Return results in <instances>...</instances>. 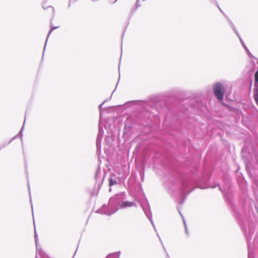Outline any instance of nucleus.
I'll use <instances>...</instances> for the list:
<instances>
[{
	"label": "nucleus",
	"mask_w": 258,
	"mask_h": 258,
	"mask_svg": "<svg viewBox=\"0 0 258 258\" xmlns=\"http://www.w3.org/2000/svg\"><path fill=\"white\" fill-rule=\"evenodd\" d=\"M101 170L100 168V167H98V168L96 169L94 179L96 180V182H97L98 181V179L99 177L101 175Z\"/></svg>",
	"instance_id": "12"
},
{
	"label": "nucleus",
	"mask_w": 258,
	"mask_h": 258,
	"mask_svg": "<svg viewBox=\"0 0 258 258\" xmlns=\"http://www.w3.org/2000/svg\"><path fill=\"white\" fill-rule=\"evenodd\" d=\"M173 124L171 123H169V125L171 126Z\"/></svg>",
	"instance_id": "31"
},
{
	"label": "nucleus",
	"mask_w": 258,
	"mask_h": 258,
	"mask_svg": "<svg viewBox=\"0 0 258 258\" xmlns=\"http://www.w3.org/2000/svg\"><path fill=\"white\" fill-rule=\"evenodd\" d=\"M25 119H26V116H25L23 125L22 127H21V130H20L19 132L18 133V134L17 135H16L15 136H14L13 138H12L11 139V140L8 143H3L1 144L0 145V150L5 148L6 146H7L8 145L10 144L14 140H15L16 138H20L21 141H22V135H23V130L24 128Z\"/></svg>",
	"instance_id": "9"
},
{
	"label": "nucleus",
	"mask_w": 258,
	"mask_h": 258,
	"mask_svg": "<svg viewBox=\"0 0 258 258\" xmlns=\"http://www.w3.org/2000/svg\"><path fill=\"white\" fill-rule=\"evenodd\" d=\"M144 175H145L144 170L141 171L140 172V177H141V179L142 181H143L144 180Z\"/></svg>",
	"instance_id": "18"
},
{
	"label": "nucleus",
	"mask_w": 258,
	"mask_h": 258,
	"mask_svg": "<svg viewBox=\"0 0 258 258\" xmlns=\"http://www.w3.org/2000/svg\"><path fill=\"white\" fill-rule=\"evenodd\" d=\"M35 258H37V255L36 256Z\"/></svg>",
	"instance_id": "36"
},
{
	"label": "nucleus",
	"mask_w": 258,
	"mask_h": 258,
	"mask_svg": "<svg viewBox=\"0 0 258 258\" xmlns=\"http://www.w3.org/2000/svg\"><path fill=\"white\" fill-rule=\"evenodd\" d=\"M253 97L256 104L258 106V89L257 88L254 90Z\"/></svg>",
	"instance_id": "14"
},
{
	"label": "nucleus",
	"mask_w": 258,
	"mask_h": 258,
	"mask_svg": "<svg viewBox=\"0 0 258 258\" xmlns=\"http://www.w3.org/2000/svg\"><path fill=\"white\" fill-rule=\"evenodd\" d=\"M103 105V103L102 104H101L100 106H99V108H100V109L101 110V108H102V106Z\"/></svg>",
	"instance_id": "27"
},
{
	"label": "nucleus",
	"mask_w": 258,
	"mask_h": 258,
	"mask_svg": "<svg viewBox=\"0 0 258 258\" xmlns=\"http://www.w3.org/2000/svg\"><path fill=\"white\" fill-rule=\"evenodd\" d=\"M126 195L125 192H121L110 198L108 205L104 204L98 209L97 213L110 216L120 209L136 206L134 202L126 201Z\"/></svg>",
	"instance_id": "2"
},
{
	"label": "nucleus",
	"mask_w": 258,
	"mask_h": 258,
	"mask_svg": "<svg viewBox=\"0 0 258 258\" xmlns=\"http://www.w3.org/2000/svg\"><path fill=\"white\" fill-rule=\"evenodd\" d=\"M185 166L189 172L183 173L178 169L170 167L166 175V187L169 194L178 201V204L182 205L187 196L195 188L187 191L191 185L198 183L202 180L198 174V167L192 158L187 157Z\"/></svg>",
	"instance_id": "1"
},
{
	"label": "nucleus",
	"mask_w": 258,
	"mask_h": 258,
	"mask_svg": "<svg viewBox=\"0 0 258 258\" xmlns=\"http://www.w3.org/2000/svg\"><path fill=\"white\" fill-rule=\"evenodd\" d=\"M238 170H239L238 168L236 170V171H235L236 173L238 171Z\"/></svg>",
	"instance_id": "32"
},
{
	"label": "nucleus",
	"mask_w": 258,
	"mask_h": 258,
	"mask_svg": "<svg viewBox=\"0 0 258 258\" xmlns=\"http://www.w3.org/2000/svg\"><path fill=\"white\" fill-rule=\"evenodd\" d=\"M25 173H26V176L27 179V184H28V188L29 197H30V202L31 205L32 211H33V206H32V199H31V194H30V184H29V179H28L27 165L25 163Z\"/></svg>",
	"instance_id": "10"
},
{
	"label": "nucleus",
	"mask_w": 258,
	"mask_h": 258,
	"mask_svg": "<svg viewBox=\"0 0 258 258\" xmlns=\"http://www.w3.org/2000/svg\"><path fill=\"white\" fill-rule=\"evenodd\" d=\"M150 124V121L147 123V125H149Z\"/></svg>",
	"instance_id": "29"
},
{
	"label": "nucleus",
	"mask_w": 258,
	"mask_h": 258,
	"mask_svg": "<svg viewBox=\"0 0 258 258\" xmlns=\"http://www.w3.org/2000/svg\"><path fill=\"white\" fill-rule=\"evenodd\" d=\"M226 200L230 206L232 211L233 212L234 216L237 218L241 225V229L245 235L246 240L247 243V247L248 250V258H255L254 253L250 251L249 249V242L251 240V237L254 232V230L252 226H249L248 232H247L246 225L245 222L243 220L241 217L240 212L237 210L236 206L235 205L233 200L231 197H226Z\"/></svg>",
	"instance_id": "3"
},
{
	"label": "nucleus",
	"mask_w": 258,
	"mask_h": 258,
	"mask_svg": "<svg viewBox=\"0 0 258 258\" xmlns=\"http://www.w3.org/2000/svg\"><path fill=\"white\" fill-rule=\"evenodd\" d=\"M108 181H109V186L110 187H111L112 186L114 185L117 183L116 180L115 179H113L111 177L109 178Z\"/></svg>",
	"instance_id": "13"
},
{
	"label": "nucleus",
	"mask_w": 258,
	"mask_h": 258,
	"mask_svg": "<svg viewBox=\"0 0 258 258\" xmlns=\"http://www.w3.org/2000/svg\"><path fill=\"white\" fill-rule=\"evenodd\" d=\"M104 178V176H103V178L101 179V181L99 182L98 184V190L101 188L103 179Z\"/></svg>",
	"instance_id": "19"
},
{
	"label": "nucleus",
	"mask_w": 258,
	"mask_h": 258,
	"mask_svg": "<svg viewBox=\"0 0 258 258\" xmlns=\"http://www.w3.org/2000/svg\"><path fill=\"white\" fill-rule=\"evenodd\" d=\"M166 114V115L165 117V120H166L167 119V118L169 114H170V115H178L179 114Z\"/></svg>",
	"instance_id": "21"
},
{
	"label": "nucleus",
	"mask_w": 258,
	"mask_h": 258,
	"mask_svg": "<svg viewBox=\"0 0 258 258\" xmlns=\"http://www.w3.org/2000/svg\"><path fill=\"white\" fill-rule=\"evenodd\" d=\"M254 86L257 87L258 84V71H257L254 74Z\"/></svg>",
	"instance_id": "16"
},
{
	"label": "nucleus",
	"mask_w": 258,
	"mask_h": 258,
	"mask_svg": "<svg viewBox=\"0 0 258 258\" xmlns=\"http://www.w3.org/2000/svg\"><path fill=\"white\" fill-rule=\"evenodd\" d=\"M217 186H218L219 189L220 191H222V188H221V186L219 185V184L217 185ZM216 186H216H214L212 187V188H215Z\"/></svg>",
	"instance_id": "23"
},
{
	"label": "nucleus",
	"mask_w": 258,
	"mask_h": 258,
	"mask_svg": "<svg viewBox=\"0 0 258 258\" xmlns=\"http://www.w3.org/2000/svg\"><path fill=\"white\" fill-rule=\"evenodd\" d=\"M34 239L36 247V253H38L41 258L47 257V254L42 249L41 247H38V237L35 229L34 230Z\"/></svg>",
	"instance_id": "8"
},
{
	"label": "nucleus",
	"mask_w": 258,
	"mask_h": 258,
	"mask_svg": "<svg viewBox=\"0 0 258 258\" xmlns=\"http://www.w3.org/2000/svg\"><path fill=\"white\" fill-rule=\"evenodd\" d=\"M33 223H34V224L35 225V222H34V220H33Z\"/></svg>",
	"instance_id": "35"
},
{
	"label": "nucleus",
	"mask_w": 258,
	"mask_h": 258,
	"mask_svg": "<svg viewBox=\"0 0 258 258\" xmlns=\"http://www.w3.org/2000/svg\"><path fill=\"white\" fill-rule=\"evenodd\" d=\"M109 191H111V187H110V188H109Z\"/></svg>",
	"instance_id": "33"
},
{
	"label": "nucleus",
	"mask_w": 258,
	"mask_h": 258,
	"mask_svg": "<svg viewBox=\"0 0 258 258\" xmlns=\"http://www.w3.org/2000/svg\"><path fill=\"white\" fill-rule=\"evenodd\" d=\"M105 114H99V121L98 125V133L96 138V148L97 153L100 154L101 150V141L104 135L103 127H109L112 125L115 120L113 117H107L106 118L104 116Z\"/></svg>",
	"instance_id": "4"
},
{
	"label": "nucleus",
	"mask_w": 258,
	"mask_h": 258,
	"mask_svg": "<svg viewBox=\"0 0 258 258\" xmlns=\"http://www.w3.org/2000/svg\"><path fill=\"white\" fill-rule=\"evenodd\" d=\"M201 189H205V188H206L207 187H202V186H200L199 187Z\"/></svg>",
	"instance_id": "26"
},
{
	"label": "nucleus",
	"mask_w": 258,
	"mask_h": 258,
	"mask_svg": "<svg viewBox=\"0 0 258 258\" xmlns=\"http://www.w3.org/2000/svg\"><path fill=\"white\" fill-rule=\"evenodd\" d=\"M144 200H143L140 203L141 206L143 210L144 211L145 214L146 215L147 218L150 221L154 230L155 231H156L154 223L153 221L152 214V212L151 211V208H150L149 203L147 198L145 197V195H144Z\"/></svg>",
	"instance_id": "6"
},
{
	"label": "nucleus",
	"mask_w": 258,
	"mask_h": 258,
	"mask_svg": "<svg viewBox=\"0 0 258 258\" xmlns=\"http://www.w3.org/2000/svg\"><path fill=\"white\" fill-rule=\"evenodd\" d=\"M58 27H51V29L50 30L48 34V35H47V38L48 37L49 35L50 34V33H51V32L54 30L55 29L57 28Z\"/></svg>",
	"instance_id": "20"
},
{
	"label": "nucleus",
	"mask_w": 258,
	"mask_h": 258,
	"mask_svg": "<svg viewBox=\"0 0 258 258\" xmlns=\"http://www.w3.org/2000/svg\"><path fill=\"white\" fill-rule=\"evenodd\" d=\"M184 229H185V232L186 235L188 236V231L187 226H185V227H184Z\"/></svg>",
	"instance_id": "22"
},
{
	"label": "nucleus",
	"mask_w": 258,
	"mask_h": 258,
	"mask_svg": "<svg viewBox=\"0 0 258 258\" xmlns=\"http://www.w3.org/2000/svg\"><path fill=\"white\" fill-rule=\"evenodd\" d=\"M213 90L217 99L221 101L223 99L225 89L222 84L217 82L213 84Z\"/></svg>",
	"instance_id": "7"
},
{
	"label": "nucleus",
	"mask_w": 258,
	"mask_h": 258,
	"mask_svg": "<svg viewBox=\"0 0 258 258\" xmlns=\"http://www.w3.org/2000/svg\"><path fill=\"white\" fill-rule=\"evenodd\" d=\"M130 103V102H127L125 104H124L123 105H120V106H119L117 108H118V109L117 110L118 111H123V109H124V108H127L128 107V104Z\"/></svg>",
	"instance_id": "15"
},
{
	"label": "nucleus",
	"mask_w": 258,
	"mask_h": 258,
	"mask_svg": "<svg viewBox=\"0 0 258 258\" xmlns=\"http://www.w3.org/2000/svg\"><path fill=\"white\" fill-rule=\"evenodd\" d=\"M175 116L174 115L172 116V117H174ZM176 117V116H175ZM178 116H177V117Z\"/></svg>",
	"instance_id": "34"
},
{
	"label": "nucleus",
	"mask_w": 258,
	"mask_h": 258,
	"mask_svg": "<svg viewBox=\"0 0 258 258\" xmlns=\"http://www.w3.org/2000/svg\"><path fill=\"white\" fill-rule=\"evenodd\" d=\"M166 252H167L166 251ZM166 255H167V258H169V256L167 253H166Z\"/></svg>",
	"instance_id": "28"
},
{
	"label": "nucleus",
	"mask_w": 258,
	"mask_h": 258,
	"mask_svg": "<svg viewBox=\"0 0 258 258\" xmlns=\"http://www.w3.org/2000/svg\"><path fill=\"white\" fill-rule=\"evenodd\" d=\"M178 209V212L179 213V214L180 215V216H181L182 217V220H183V223L184 224V226L185 227V226H186V222H185V220L182 214V213L180 212V210L177 208Z\"/></svg>",
	"instance_id": "17"
},
{
	"label": "nucleus",
	"mask_w": 258,
	"mask_h": 258,
	"mask_svg": "<svg viewBox=\"0 0 258 258\" xmlns=\"http://www.w3.org/2000/svg\"><path fill=\"white\" fill-rule=\"evenodd\" d=\"M250 150L245 146L241 150V157L246 165L252 163L258 164V152L253 147H251Z\"/></svg>",
	"instance_id": "5"
},
{
	"label": "nucleus",
	"mask_w": 258,
	"mask_h": 258,
	"mask_svg": "<svg viewBox=\"0 0 258 258\" xmlns=\"http://www.w3.org/2000/svg\"><path fill=\"white\" fill-rule=\"evenodd\" d=\"M241 177H242V178H243V179L244 180H245V179L244 178V176H243V175H242V174H241Z\"/></svg>",
	"instance_id": "30"
},
{
	"label": "nucleus",
	"mask_w": 258,
	"mask_h": 258,
	"mask_svg": "<svg viewBox=\"0 0 258 258\" xmlns=\"http://www.w3.org/2000/svg\"><path fill=\"white\" fill-rule=\"evenodd\" d=\"M222 114H219V115H218L217 116H218V117H223V116L222 115Z\"/></svg>",
	"instance_id": "25"
},
{
	"label": "nucleus",
	"mask_w": 258,
	"mask_h": 258,
	"mask_svg": "<svg viewBox=\"0 0 258 258\" xmlns=\"http://www.w3.org/2000/svg\"><path fill=\"white\" fill-rule=\"evenodd\" d=\"M48 8H50V9H51V10H52V12H53V11H54V9H53V8L52 7H49Z\"/></svg>",
	"instance_id": "24"
},
{
	"label": "nucleus",
	"mask_w": 258,
	"mask_h": 258,
	"mask_svg": "<svg viewBox=\"0 0 258 258\" xmlns=\"http://www.w3.org/2000/svg\"><path fill=\"white\" fill-rule=\"evenodd\" d=\"M230 25L231 26V28L233 30V31H234V32L236 34V35L238 36V37H239V39H240V41L241 42V43H242L243 46L244 47L245 49L246 50H247V47H246V46L245 45V44H244L243 42L242 41V39H241L239 35L238 34L236 29V28L235 27V26H234L233 24H232V23L231 22H230Z\"/></svg>",
	"instance_id": "11"
}]
</instances>
